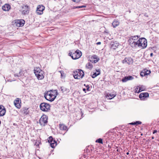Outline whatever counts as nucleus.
I'll return each mask as SVG.
<instances>
[{
    "instance_id": "f257e3e1",
    "label": "nucleus",
    "mask_w": 159,
    "mask_h": 159,
    "mask_svg": "<svg viewBox=\"0 0 159 159\" xmlns=\"http://www.w3.org/2000/svg\"><path fill=\"white\" fill-rule=\"evenodd\" d=\"M69 54L73 59L75 60L79 58L81 56L82 53L80 50H77L74 52H70Z\"/></svg>"
},
{
    "instance_id": "f03ea898",
    "label": "nucleus",
    "mask_w": 159,
    "mask_h": 159,
    "mask_svg": "<svg viewBox=\"0 0 159 159\" xmlns=\"http://www.w3.org/2000/svg\"><path fill=\"white\" fill-rule=\"evenodd\" d=\"M84 75V73L83 71L80 69L74 71L73 73V76L75 79H80L82 78Z\"/></svg>"
},
{
    "instance_id": "7ed1b4c3",
    "label": "nucleus",
    "mask_w": 159,
    "mask_h": 159,
    "mask_svg": "<svg viewBox=\"0 0 159 159\" xmlns=\"http://www.w3.org/2000/svg\"><path fill=\"white\" fill-rule=\"evenodd\" d=\"M138 47H140L142 48H144L147 47V41L145 38H140L138 40Z\"/></svg>"
},
{
    "instance_id": "20e7f679",
    "label": "nucleus",
    "mask_w": 159,
    "mask_h": 159,
    "mask_svg": "<svg viewBox=\"0 0 159 159\" xmlns=\"http://www.w3.org/2000/svg\"><path fill=\"white\" fill-rule=\"evenodd\" d=\"M40 109L44 111H48L50 110V106L48 103L43 102L40 105Z\"/></svg>"
},
{
    "instance_id": "39448f33",
    "label": "nucleus",
    "mask_w": 159,
    "mask_h": 159,
    "mask_svg": "<svg viewBox=\"0 0 159 159\" xmlns=\"http://www.w3.org/2000/svg\"><path fill=\"white\" fill-rule=\"evenodd\" d=\"M48 118L46 115H43L39 120V123L42 126H45L47 123Z\"/></svg>"
},
{
    "instance_id": "423d86ee",
    "label": "nucleus",
    "mask_w": 159,
    "mask_h": 159,
    "mask_svg": "<svg viewBox=\"0 0 159 159\" xmlns=\"http://www.w3.org/2000/svg\"><path fill=\"white\" fill-rule=\"evenodd\" d=\"M44 9V7L42 5H39L37 7L36 12L38 15H41L43 13V11Z\"/></svg>"
},
{
    "instance_id": "0eeeda50",
    "label": "nucleus",
    "mask_w": 159,
    "mask_h": 159,
    "mask_svg": "<svg viewBox=\"0 0 159 159\" xmlns=\"http://www.w3.org/2000/svg\"><path fill=\"white\" fill-rule=\"evenodd\" d=\"M122 63L124 64H127L129 65L132 64L133 63V60L131 57H126L122 61Z\"/></svg>"
},
{
    "instance_id": "6e6552de",
    "label": "nucleus",
    "mask_w": 159,
    "mask_h": 159,
    "mask_svg": "<svg viewBox=\"0 0 159 159\" xmlns=\"http://www.w3.org/2000/svg\"><path fill=\"white\" fill-rule=\"evenodd\" d=\"M133 39H129L128 40V42L130 45L133 48L138 47V41L134 42L133 41Z\"/></svg>"
},
{
    "instance_id": "1a4fd4ad",
    "label": "nucleus",
    "mask_w": 159,
    "mask_h": 159,
    "mask_svg": "<svg viewBox=\"0 0 159 159\" xmlns=\"http://www.w3.org/2000/svg\"><path fill=\"white\" fill-rule=\"evenodd\" d=\"M29 12V8L28 6H23L22 10V13L23 14L26 15Z\"/></svg>"
},
{
    "instance_id": "9d476101",
    "label": "nucleus",
    "mask_w": 159,
    "mask_h": 159,
    "mask_svg": "<svg viewBox=\"0 0 159 159\" xmlns=\"http://www.w3.org/2000/svg\"><path fill=\"white\" fill-rule=\"evenodd\" d=\"M14 104L16 107L17 108L20 109V103L21 102V101L20 98H17L14 101Z\"/></svg>"
},
{
    "instance_id": "9b49d317",
    "label": "nucleus",
    "mask_w": 159,
    "mask_h": 159,
    "mask_svg": "<svg viewBox=\"0 0 159 159\" xmlns=\"http://www.w3.org/2000/svg\"><path fill=\"white\" fill-rule=\"evenodd\" d=\"M99 60V58H97V56L96 55H93L90 58L89 61L92 63H96Z\"/></svg>"
},
{
    "instance_id": "f8f14e48",
    "label": "nucleus",
    "mask_w": 159,
    "mask_h": 159,
    "mask_svg": "<svg viewBox=\"0 0 159 159\" xmlns=\"http://www.w3.org/2000/svg\"><path fill=\"white\" fill-rule=\"evenodd\" d=\"M59 127L60 130L66 131V132L68 130L67 126L63 124L60 123L59 125Z\"/></svg>"
},
{
    "instance_id": "ddd939ff",
    "label": "nucleus",
    "mask_w": 159,
    "mask_h": 159,
    "mask_svg": "<svg viewBox=\"0 0 159 159\" xmlns=\"http://www.w3.org/2000/svg\"><path fill=\"white\" fill-rule=\"evenodd\" d=\"M151 73V71L149 70H147V69H144L140 73V75L143 77L146 75H149Z\"/></svg>"
},
{
    "instance_id": "4468645a",
    "label": "nucleus",
    "mask_w": 159,
    "mask_h": 159,
    "mask_svg": "<svg viewBox=\"0 0 159 159\" xmlns=\"http://www.w3.org/2000/svg\"><path fill=\"white\" fill-rule=\"evenodd\" d=\"M34 72L35 75H37L38 74L40 75V74H43V72L39 67L35 68L34 70Z\"/></svg>"
},
{
    "instance_id": "2eb2a0df",
    "label": "nucleus",
    "mask_w": 159,
    "mask_h": 159,
    "mask_svg": "<svg viewBox=\"0 0 159 159\" xmlns=\"http://www.w3.org/2000/svg\"><path fill=\"white\" fill-rule=\"evenodd\" d=\"M24 22L25 21L23 20H17L16 22L17 26L18 27L23 26L24 24Z\"/></svg>"
},
{
    "instance_id": "dca6fc26",
    "label": "nucleus",
    "mask_w": 159,
    "mask_h": 159,
    "mask_svg": "<svg viewBox=\"0 0 159 159\" xmlns=\"http://www.w3.org/2000/svg\"><path fill=\"white\" fill-rule=\"evenodd\" d=\"M53 93H54V94L53 93H52L48 91L47 92V94H48L49 97H50V98H53L54 97H55V98H56L57 96V90H54V91H53Z\"/></svg>"
},
{
    "instance_id": "f3484780",
    "label": "nucleus",
    "mask_w": 159,
    "mask_h": 159,
    "mask_svg": "<svg viewBox=\"0 0 159 159\" xmlns=\"http://www.w3.org/2000/svg\"><path fill=\"white\" fill-rule=\"evenodd\" d=\"M149 96V94L147 93H141L139 95V98L141 99H143Z\"/></svg>"
},
{
    "instance_id": "a211bd4d",
    "label": "nucleus",
    "mask_w": 159,
    "mask_h": 159,
    "mask_svg": "<svg viewBox=\"0 0 159 159\" xmlns=\"http://www.w3.org/2000/svg\"><path fill=\"white\" fill-rule=\"evenodd\" d=\"M6 113V110L3 106H0V116H3Z\"/></svg>"
},
{
    "instance_id": "6ab92c4d",
    "label": "nucleus",
    "mask_w": 159,
    "mask_h": 159,
    "mask_svg": "<svg viewBox=\"0 0 159 159\" xmlns=\"http://www.w3.org/2000/svg\"><path fill=\"white\" fill-rule=\"evenodd\" d=\"M29 111L28 108H23L20 111L21 113L24 116L26 115L29 114Z\"/></svg>"
},
{
    "instance_id": "aec40b11",
    "label": "nucleus",
    "mask_w": 159,
    "mask_h": 159,
    "mask_svg": "<svg viewBox=\"0 0 159 159\" xmlns=\"http://www.w3.org/2000/svg\"><path fill=\"white\" fill-rule=\"evenodd\" d=\"M44 97L47 100L50 102L53 101L55 99V97H54L53 98H51V97H49L48 94H47V93L44 95Z\"/></svg>"
},
{
    "instance_id": "412c9836",
    "label": "nucleus",
    "mask_w": 159,
    "mask_h": 159,
    "mask_svg": "<svg viewBox=\"0 0 159 159\" xmlns=\"http://www.w3.org/2000/svg\"><path fill=\"white\" fill-rule=\"evenodd\" d=\"M97 72H94L93 74H92V77L93 78H94L100 74V70H96Z\"/></svg>"
},
{
    "instance_id": "4be33fe9",
    "label": "nucleus",
    "mask_w": 159,
    "mask_h": 159,
    "mask_svg": "<svg viewBox=\"0 0 159 159\" xmlns=\"http://www.w3.org/2000/svg\"><path fill=\"white\" fill-rule=\"evenodd\" d=\"M10 7L11 6L9 5L6 4L2 6V9L4 11H8L10 9Z\"/></svg>"
},
{
    "instance_id": "5701e85b",
    "label": "nucleus",
    "mask_w": 159,
    "mask_h": 159,
    "mask_svg": "<svg viewBox=\"0 0 159 159\" xmlns=\"http://www.w3.org/2000/svg\"><path fill=\"white\" fill-rule=\"evenodd\" d=\"M112 25L114 28H115L119 25V22L116 20H115L112 22Z\"/></svg>"
},
{
    "instance_id": "b1692460",
    "label": "nucleus",
    "mask_w": 159,
    "mask_h": 159,
    "mask_svg": "<svg viewBox=\"0 0 159 159\" xmlns=\"http://www.w3.org/2000/svg\"><path fill=\"white\" fill-rule=\"evenodd\" d=\"M50 144L51 147L53 148L57 145V142L55 140H53Z\"/></svg>"
},
{
    "instance_id": "393cba45",
    "label": "nucleus",
    "mask_w": 159,
    "mask_h": 159,
    "mask_svg": "<svg viewBox=\"0 0 159 159\" xmlns=\"http://www.w3.org/2000/svg\"><path fill=\"white\" fill-rule=\"evenodd\" d=\"M86 67L87 69L91 70L93 67V65L91 63L88 62L86 64Z\"/></svg>"
},
{
    "instance_id": "a878e982",
    "label": "nucleus",
    "mask_w": 159,
    "mask_h": 159,
    "mask_svg": "<svg viewBox=\"0 0 159 159\" xmlns=\"http://www.w3.org/2000/svg\"><path fill=\"white\" fill-rule=\"evenodd\" d=\"M119 46V43H114L111 45V48L115 49Z\"/></svg>"
},
{
    "instance_id": "bb28decb",
    "label": "nucleus",
    "mask_w": 159,
    "mask_h": 159,
    "mask_svg": "<svg viewBox=\"0 0 159 159\" xmlns=\"http://www.w3.org/2000/svg\"><path fill=\"white\" fill-rule=\"evenodd\" d=\"M61 89L63 93H68L69 91V89H66L63 87H61Z\"/></svg>"
},
{
    "instance_id": "cd10ccee",
    "label": "nucleus",
    "mask_w": 159,
    "mask_h": 159,
    "mask_svg": "<svg viewBox=\"0 0 159 159\" xmlns=\"http://www.w3.org/2000/svg\"><path fill=\"white\" fill-rule=\"evenodd\" d=\"M38 80H42L44 78V76L43 74H38L37 75H36Z\"/></svg>"
},
{
    "instance_id": "c85d7f7f",
    "label": "nucleus",
    "mask_w": 159,
    "mask_h": 159,
    "mask_svg": "<svg viewBox=\"0 0 159 159\" xmlns=\"http://www.w3.org/2000/svg\"><path fill=\"white\" fill-rule=\"evenodd\" d=\"M23 74V72L22 70H20L19 73L16 74H15V76L19 77L21 76Z\"/></svg>"
},
{
    "instance_id": "c756f323",
    "label": "nucleus",
    "mask_w": 159,
    "mask_h": 159,
    "mask_svg": "<svg viewBox=\"0 0 159 159\" xmlns=\"http://www.w3.org/2000/svg\"><path fill=\"white\" fill-rule=\"evenodd\" d=\"M115 96L116 95L111 94H107V97H109V98L110 99H112L113 98H114Z\"/></svg>"
},
{
    "instance_id": "7c9ffc66",
    "label": "nucleus",
    "mask_w": 159,
    "mask_h": 159,
    "mask_svg": "<svg viewBox=\"0 0 159 159\" xmlns=\"http://www.w3.org/2000/svg\"><path fill=\"white\" fill-rule=\"evenodd\" d=\"M129 80L128 79V78L127 76L123 78L122 80V81L123 82H125L126 81Z\"/></svg>"
},
{
    "instance_id": "2f4dec72",
    "label": "nucleus",
    "mask_w": 159,
    "mask_h": 159,
    "mask_svg": "<svg viewBox=\"0 0 159 159\" xmlns=\"http://www.w3.org/2000/svg\"><path fill=\"white\" fill-rule=\"evenodd\" d=\"M96 143H102V144L103 143L102 139L101 138H99V139H97L96 141Z\"/></svg>"
},
{
    "instance_id": "473e14b6",
    "label": "nucleus",
    "mask_w": 159,
    "mask_h": 159,
    "mask_svg": "<svg viewBox=\"0 0 159 159\" xmlns=\"http://www.w3.org/2000/svg\"><path fill=\"white\" fill-rule=\"evenodd\" d=\"M53 140L52 137V136H50L48 139V142L50 143L51 142H52V141Z\"/></svg>"
},
{
    "instance_id": "72a5a7b5",
    "label": "nucleus",
    "mask_w": 159,
    "mask_h": 159,
    "mask_svg": "<svg viewBox=\"0 0 159 159\" xmlns=\"http://www.w3.org/2000/svg\"><path fill=\"white\" fill-rule=\"evenodd\" d=\"M85 7H86L85 6H77V7H73V9H76V8H78Z\"/></svg>"
},
{
    "instance_id": "f704fd0d",
    "label": "nucleus",
    "mask_w": 159,
    "mask_h": 159,
    "mask_svg": "<svg viewBox=\"0 0 159 159\" xmlns=\"http://www.w3.org/2000/svg\"><path fill=\"white\" fill-rule=\"evenodd\" d=\"M138 87H139V90L138 91V93H139L144 90L143 88L142 87H140L139 86H138Z\"/></svg>"
},
{
    "instance_id": "c9c22d12",
    "label": "nucleus",
    "mask_w": 159,
    "mask_h": 159,
    "mask_svg": "<svg viewBox=\"0 0 159 159\" xmlns=\"http://www.w3.org/2000/svg\"><path fill=\"white\" fill-rule=\"evenodd\" d=\"M138 35H136V36H131L130 37V39H137V40H138Z\"/></svg>"
},
{
    "instance_id": "e433bc0d",
    "label": "nucleus",
    "mask_w": 159,
    "mask_h": 159,
    "mask_svg": "<svg viewBox=\"0 0 159 159\" xmlns=\"http://www.w3.org/2000/svg\"><path fill=\"white\" fill-rule=\"evenodd\" d=\"M127 76L129 80H131L134 79L133 77L132 76L129 75Z\"/></svg>"
},
{
    "instance_id": "4c0bfd02",
    "label": "nucleus",
    "mask_w": 159,
    "mask_h": 159,
    "mask_svg": "<svg viewBox=\"0 0 159 159\" xmlns=\"http://www.w3.org/2000/svg\"><path fill=\"white\" fill-rule=\"evenodd\" d=\"M136 125L141 124L142 122L140 121H137L135 122Z\"/></svg>"
},
{
    "instance_id": "58836bf2",
    "label": "nucleus",
    "mask_w": 159,
    "mask_h": 159,
    "mask_svg": "<svg viewBox=\"0 0 159 159\" xmlns=\"http://www.w3.org/2000/svg\"><path fill=\"white\" fill-rule=\"evenodd\" d=\"M139 90V88L138 86L135 89V92L138 93V91Z\"/></svg>"
},
{
    "instance_id": "ea45409f",
    "label": "nucleus",
    "mask_w": 159,
    "mask_h": 159,
    "mask_svg": "<svg viewBox=\"0 0 159 159\" xmlns=\"http://www.w3.org/2000/svg\"><path fill=\"white\" fill-rule=\"evenodd\" d=\"M73 2H79L80 0H72Z\"/></svg>"
},
{
    "instance_id": "a19ab883",
    "label": "nucleus",
    "mask_w": 159,
    "mask_h": 159,
    "mask_svg": "<svg viewBox=\"0 0 159 159\" xmlns=\"http://www.w3.org/2000/svg\"><path fill=\"white\" fill-rule=\"evenodd\" d=\"M86 87H87V90L88 91H89V87L88 85H87L86 86Z\"/></svg>"
},
{
    "instance_id": "79ce46f5",
    "label": "nucleus",
    "mask_w": 159,
    "mask_h": 159,
    "mask_svg": "<svg viewBox=\"0 0 159 159\" xmlns=\"http://www.w3.org/2000/svg\"><path fill=\"white\" fill-rule=\"evenodd\" d=\"M130 125H136L135 122H132L130 124Z\"/></svg>"
},
{
    "instance_id": "37998d69",
    "label": "nucleus",
    "mask_w": 159,
    "mask_h": 159,
    "mask_svg": "<svg viewBox=\"0 0 159 159\" xmlns=\"http://www.w3.org/2000/svg\"><path fill=\"white\" fill-rule=\"evenodd\" d=\"M157 131L156 130H155L153 131V134H154L155 133H157Z\"/></svg>"
},
{
    "instance_id": "c03bdc74",
    "label": "nucleus",
    "mask_w": 159,
    "mask_h": 159,
    "mask_svg": "<svg viewBox=\"0 0 159 159\" xmlns=\"http://www.w3.org/2000/svg\"><path fill=\"white\" fill-rule=\"evenodd\" d=\"M101 44V42H98V43H96V44L98 45H100Z\"/></svg>"
},
{
    "instance_id": "a18cd8bd",
    "label": "nucleus",
    "mask_w": 159,
    "mask_h": 159,
    "mask_svg": "<svg viewBox=\"0 0 159 159\" xmlns=\"http://www.w3.org/2000/svg\"><path fill=\"white\" fill-rule=\"evenodd\" d=\"M133 41H134V42H137V40H137V39H133Z\"/></svg>"
},
{
    "instance_id": "49530a36",
    "label": "nucleus",
    "mask_w": 159,
    "mask_h": 159,
    "mask_svg": "<svg viewBox=\"0 0 159 159\" xmlns=\"http://www.w3.org/2000/svg\"><path fill=\"white\" fill-rule=\"evenodd\" d=\"M153 53H151V54H150V56H152V55H153Z\"/></svg>"
},
{
    "instance_id": "de8ad7c7",
    "label": "nucleus",
    "mask_w": 159,
    "mask_h": 159,
    "mask_svg": "<svg viewBox=\"0 0 159 159\" xmlns=\"http://www.w3.org/2000/svg\"><path fill=\"white\" fill-rule=\"evenodd\" d=\"M83 90L84 91H85V90H86V89H83Z\"/></svg>"
},
{
    "instance_id": "09e8293b",
    "label": "nucleus",
    "mask_w": 159,
    "mask_h": 159,
    "mask_svg": "<svg viewBox=\"0 0 159 159\" xmlns=\"http://www.w3.org/2000/svg\"><path fill=\"white\" fill-rule=\"evenodd\" d=\"M60 73H61V76H62V75H63V74H62L61 72V71H60Z\"/></svg>"
},
{
    "instance_id": "8fccbe9b",
    "label": "nucleus",
    "mask_w": 159,
    "mask_h": 159,
    "mask_svg": "<svg viewBox=\"0 0 159 159\" xmlns=\"http://www.w3.org/2000/svg\"><path fill=\"white\" fill-rule=\"evenodd\" d=\"M60 73H61V76H62V75H63V74H62L61 72V71H60Z\"/></svg>"
},
{
    "instance_id": "3c124183",
    "label": "nucleus",
    "mask_w": 159,
    "mask_h": 159,
    "mask_svg": "<svg viewBox=\"0 0 159 159\" xmlns=\"http://www.w3.org/2000/svg\"><path fill=\"white\" fill-rule=\"evenodd\" d=\"M129 152H127V153H126V154H127V155H129Z\"/></svg>"
},
{
    "instance_id": "603ef678",
    "label": "nucleus",
    "mask_w": 159,
    "mask_h": 159,
    "mask_svg": "<svg viewBox=\"0 0 159 159\" xmlns=\"http://www.w3.org/2000/svg\"><path fill=\"white\" fill-rule=\"evenodd\" d=\"M152 139H154V137H153V136L152 137Z\"/></svg>"
},
{
    "instance_id": "864d4df0",
    "label": "nucleus",
    "mask_w": 159,
    "mask_h": 159,
    "mask_svg": "<svg viewBox=\"0 0 159 159\" xmlns=\"http://www.w3.org/2000/svg\"><path fill=\"white\" fill-rule=\"evenodd\" d=\"M141 135H143V134H141Z\"/></svg>"
},
{
    "instance_id": "5fc2aeb1",
    "label": "nucleus",
    "mask_w": 159,
    "mask_h": 159,
    "mask_svg": "<svg viewBox=\"0 0 159 159\" xmlns=\"http://www.w3.org/2000/svg\"><path fill=\"white\" fill-rule=\"evenodd\" d=\"M84 86H85V84H84Z\"/></svg>"
}]
</instances>
